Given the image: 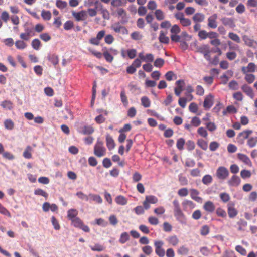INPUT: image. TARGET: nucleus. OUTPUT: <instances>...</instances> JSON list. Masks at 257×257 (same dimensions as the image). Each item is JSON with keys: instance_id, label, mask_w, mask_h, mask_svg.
<instances>
[{"instance_id": "obj_7", "label": "nucleus", "mask_w": 257, "mask_h": 257, "mask_svg": "<svg viewBox=\"0 0 257 257\" xmlns=\"http://www.w3.org/2000/svg\"><path fill=\"white\" fill-rule=\"evenodd\" d=\"M111 29L116 33H121L123 35L128 34V30L125 27L121 25L119 22H116L112 24Z\"/></svg>"}, {"instance_id": "obj_33", "label": "nucleus", "mask_w": 257, "mask_h": 257, "mask_svg": "<svg viewBox=\"0 0 257 257\" xmlns=\"http://www.w3.org/2000/svg\"><path fill=\"white\" fill-rule=\"evenodd\" d=\"M159 40L160 43L164 44H168L169 42V38L166 36L163 31H160L159 36Z\"/></svg>"}, {"instance_id": "obj_38", "label": "nucleus", "mask_w": 257, "mask_h": 257, "mask_svg": "<svg viewBox=\"0 0 257 257\" xmlns=\"http://www.w3.org/2000/svg\"><path fill=\"white\" fill-rule=\"evenodd\" d=\"M141 104L145 108L149 107L151 105V101L147 96H143L141 99Z\"/></svg>"}, {"instance_id": "obj_15", "label": "nucleus", "mask_w": 257, "mask_h": 257, "mask_svg": "<svg viewBox=\"0 0 257 257\" xmlns=\"http://www.w3.org/2000/svg\"><path fill=\"white\" fill-rule=\"evenodd\" d=\"M72 15L77 21H81L84 20L86 17V12L85 11L82 10L79 12H72Z\"/></svg>"}, {"instance_id": "obj_63", "label": "nucleus", "mask_w": 257, "mask_h": 257, "mask_svg": "<svg viewBox=\"0 0 257 257\" xmlns=\"http://www.w3.org/2000/svg\"><path fill=\"white\" fill-rule=\"evenodd\" d=\"M181 31L180 28L177 25H174L172 26L170 32L171 33V35L173 34H178Z\"/></svg>"}, {"instance_id": "obj_31", "label": "nucleus", "mask_w": 257, "mask_h": 257, "mask_svg": "<svg viewBox=\"0 0 257 257\" xmlns=\"http://www.w3.org/2000/svg\"><path fill=\"white\" fill-rule=\"evenodd\" d=\"M115 201L117 204L120 205H125L127 203V199L122 195L117 196L115 198Z\"/></svg>"}, {"instance_id": "obj_23", "label": "nucleus", "mask_w": 257, "mask_h": 257, "mask_svg": "<svg viewBox=\"0 0 257 257\" xmlns=\"http://www.w3.org/2000/svg\"><path fill=\"white\" fill-rule=\"evenodd\" d=\"M196 52L203 54L204 56L207 55V53H210L209 46L207 45H203L198 46L196 48Z\"/></svg>"}, {"instance_id": "obj_42", "label": "nucleus", "mask_w": 257, "mask_h": 257, "mask_svg": "<svg viewBox=\"0 0 257 257\" xmlns=\"http://www.w3.org/2000/svg\"><path fill=\"white\" fill-rule=\"evenodd\" d=\"M130 239V236L127 232H123L121 235L119 239V242L122 243L124 244L126 241H127Z\"/></svg>"}, {"instance_id": "obj_44", "label": "nucleus", "mask_w": 257, "mask_h": 257, "mask_svg": "<svg viewBox=\"0 0 257 257\" xmlns=\"http://www.w3.org/2000/svg\"><path fill=\"white\" fill-rule=\"evenodd\" d=\"M257 144V137H251L248 139L247 142V145L250 148H253Z\"/></svg>"}, {"instance_id": "obj_62", "label": "nucleus", "mask_w": 257, "mask_h": 257, "mask_svg": "<svg viewBox=\"0 0 257 257\" xmlns=\"http://www.w3.org/2000/svg\"><path fill=\"white\" fill-rule=\"evenodd\" d=\"M216 213L218 216L221 217L222 218H225L226 217V211L221 208H217Z\"/></svg>"}, {"instance_id": "obj_35", "label": "nucleus", "mask_w": 257, "mask_h": 257, "mask_svg": "<svg viewBox=\"0 0 257 257\" xmlns=\"http://www.w3.org/2000/svg\"><path fill=\"white\" fill-rule=\"evenodd\" d=\"M90 199L92 200L95 201L96 203L98 204H101L102 202V198L98 195L94 194H89V199Z\"/></svg>"}, {"instance_id": "obj_28", "label": "nucleus", "mask_w": 257, "mask_h": 257, "mask_svg": "<svg viewBox=\"0 0 257 257\" xmlns=\"http://www.w3.org/2000/svg\"><path fill=\"white\" fill-rule=\"evenodd\" d=\"M94 132V128L91 125H84L79 132L83 135H91Z\"/></svg>"}, {"instance_id": "obj_48", "label": "nucleus", "mask_w": 257, "mask_h": 257, "mask_svg": "<svg viewBox=\"0 0 257 257\" xmlns=\"http://www.w3.org/2000/svg\"><path fill=\"white\" fill-rule=\"evenodd\" d=\"M41 16L44 20H49L51 18V13L49 11H42Z\"/></svg>"}, {"instance_id": "obj_30", "label": "nucleus", "mask_w": 257, "mask_h": 257, "mask_svg": "<svg viewBox=\"0 0 257 257\" xmlns=\"http://www.w3.org/2000/svg\"><path fill=\"white\" fill-rule=\"evenodd\" d=\"M166 240L168 243L172 246H176L179 243V239L176 235L169 236Z\"/></svg>"}, {"instance_id": "obj_39", "label": "nucleus", "mask_w": 257, "mask_h": 257, "mask_svg": "<svg viewBox=\"0 0 257 257\" xmlns=\"http://www.w3.org/2000/svg\"><path fill=\"white\" fill-rule=\"evenodd\" d=\"M1 105L4 109L11 110L13 108V103L9 100L3 101L2 102Z\"/></svg>"}, {"instance_id": "obj_41", "label": "nucleus", "mask_w": 257, "mask_h": 257, "mask_svg": "<svg viewBox=\"0 0 257 257\" xmlns=\"http://www.w3.org/2000/svg\"><path fill=\"white\" fill-rule=\"evenodd\" d=\"M238 225V230L244 231L247 225V222L244 220H240L237 222Z\"/></svg>"}, {"instance_id": "obj_47", "label": "nucleus", "mask_w": 257, "mask_h": 257, "mask_svg": "<svg viewBox=\"0 0 257 257\" xmlns=\"http://www.w3.org/2000/svg\"><path fill=\"white\" fill-rule=\"evenodd\" d=\"M103 55L106 61L109 63H111L113 61L114 58L108 51H104L103 52Z\"/></svg>"}, {"instance_id": "obj_16", "label": "nucleus", "mask_w": 257, "mask_h": 257, "mask_svg": "<svg viewBox=\"0 0 257 257\" xmlns=\"http://www.w3.org/2000/svg\"><path fill=\"white\" fill-rule=\"evenodd\" d=\"M241 182L240 178L236 175H233L228 181V184L230 186H238Z\"/></svg>"}, {"instance_id": "obj_54", "label": "nucleus", "mask_w": 257, "mask_h": 257, "mask_svg": "<svg viewBox=\"0 0 257 257\" xmlns=\"http://www.w3.org/2000/svg\"><path fill=\"white\" fill-rule=\"evenodd\" d=\"M205 126L207 130L210 132H213L217 128V126L214 122L209 121L205 124Z\"/></svg>"}, {"instance_id": "obj_5", "label": "nucleus", "mask_w": 257, "mask_h": 257, "mask_svg": "<svg viewBox=\"0 0 257 257\" xmlns=\"http://www.w3.org/2000/svg\"><path fill=\"white\" fill-rule=\"evenodd\" d=\"M175 18L179 20L180 24L183 27H187L191 24V21L189 19L186 18L183 13L178 12L175 14Z\"/></svg>"}, {"instance_id": "obj_40", "label": "nucleus", "mask_w": 257, "mask_h": 257, "mask_svg": "<svg viewBox=\"0 0 257 257\" xmlns=\"http://www.w3.org/2000/svg\"><path fill=\"white\" fill-rule=\"evenodd\" d=\"M228 37L232 40L235 42L236 43H239L241 42L239 36L237 34L234 33L233 32H230L228 33Z\"/></svg>"}, {"instance_id": "obj_14", "label": "nucleus", "mask_w": 257, "mask_h": 257, "mask_svg": "<svg viewBox=\"0 0 257 257\" xmlns=\"http://www.w3.org/2000/svg\"><path fill=\"white\" fill-rule=\"evenodd\" d=\"M217 15L214 14L208 18V26L209 28L215 29L217 27Z\"/></svg>"}, {"instance_id": "obj_25", "label": "nucleus", "mask_w": 257, "mask_h": 257, "mask_svg": "<svg viewBox=\"0 0 257 257\" xmlns=\"http://www.w3.org/2000/svg\"><path fill=\"white\" fill-rule=\"evenodd\" d=\"M237 156L238 158L245 164L249 166L252 165L251 162L247 155L241 153H238L237 154Z\"/></svg>"}, {"instance_id": "obj_20", "label": "nucleus", "mask_w": 257, "mask_h": 257, "mask_svg": "<svg viewBox=\"0 0 257 257\" xmlns=\"http://www.w3.org/2000/svg\"><path fill=\"white\" fill-rule=\"evenodd\" d=\"M174 215L176 219L181 222L185 220V216L181 209L174 210Z\"/></svg>"}, {"instance_id": "obj_37", "label": "nucleus", "mask_w": 257, "mask_h": 257, "mask_svg": "<svg viewBox=\"0 0 257 257\" xmlns=\"http://www.w3.org/2000/svg\"><path fill=\"white\" fill-rule=\"evenodd\" d=\"M32 47L36 50H38L41 47V43L38 39H34L31 43Z\"/></svg>"}, {"instance_id": "obj_64", "label": "nucleus", "mask_w": 257, "mask_h": 257, "mask_svg": "<svg viewBox=\"0 0 257 257\" xmlns=\"http://www.w3.org/2000/svg\"><path fill=\"white\" fill-rule=\"evenodd\" d=\"M198 105L194 102H192L189 106V110L190 112L193 113H196L198 111Z\"/></svg>"}, {"instance_id": "obj_19", "label": "nucleus", "mask_w": 257, "mask_h": 257, "mask_svg": "<svg viewBox=\"0 0 257 257\" xmlns=\"http://www.w3.org/2000/svg\"><path fill=\"white\" fill-rule=\"evenodd\" d=\"M221 21L222 24L226 26H228L230 28H234L235 27V24L233 18L224 17L222 18Z\"/></svg>"}, {"instance_id": "obj_53", "label": "nucleus", "mask_w": 257, "mask_h": 257, "mask_svg": "<svg viewBox=\"0 0 257 257\" xmlns=\"http://www.w3.org/2000/svg\"><path fill=\"white\" fill-rule=\"evenodd\" d=\"M120 98L121 101L123 103V104L126 106L128 104V99L126 95L125 90L123 89L120 93Z\"/></svg>"}, {"instance_id": "obj_12", "label": "nucleus", "mask_w": 257, "mask_h": 257, "mask_svg": "<svg viewBox=\"0 0 257 257\" xmlns=\"http://www.w3.org/2000/svg\"><path fill=\"white\" fill-rule=\"evenodd\" d=\"M252 133V131L251 130H244L238 134L237 139L241 143H243L244 140L247 139Z\"/></svg>"}, {"instance_id": "obj_17", "label": "nucleus", "mask_w": 257, "mask_h": 257, "mask_svg": "<svg viewBox=\"0 0 257 257\" xmlns=\"http://www.w3.org/2000/svg\"><path fill=\"white\" fill-rule=\"evenodd\" d=\"M190 197L194 201L197 202H201L202 201V198L198 196L199 192L195 189H190Z\"/></svg>"}, {"instance_id": "obj_27", "label": "nucleus", "mask_w": 257, "mask_h": 257, "mask_svg": "<svg viewBox=\"0 0 257 257\" xmlns=\"http://www.w3.org/2000/svg\"><path fill=\"white\" fill-rule=\"evenodd\" d=\"M78 214V212L76 209H69L67 212V217L71 221L77 218V216Z\"/></svg>"}, {"instance_id": "obj_11", "label": "nucleus", "mask_w": 257, "mask_h": 257, "mask_svg": "<svg viewBox=\"0 0 257 257\" xmlns=\"http://www.w3.org/2000/svg\"><path fill=\"white\" fill-rule=\"evenodd\" d=\"M256 65L253 62H250L246 66H242L241 71L242 74L251 73L255 71Z\"/></svg>"}, {"instance_id": "obj_57", "label": "nucleus", "mask_w": 257, "mask_h": 257, "mask_svg": "<svg viewBox=\"0 0 257 257\" xmlns=\"http://www.w3.org/2000/svg\"><path fill=\"white\" fill-rule=\"evenodd\" d=\"M189 249L184 246L180 247L177 250L178 253L180 255H187Z\"/></svg>"}, {"instance_id": "obj_60", "label": "nucleus", "mask_w": 257, "mask_h": 257, "mask_svg": "<svg viewBox=\"0 0 257 257\" xmlns=\"http://www.w3.org/2000/svg\"><path fill=\"white\" fill-rule=\"evenodd\" d=\"M143 252L147 255H150L153 252V249L151 246L146 245L142 247Z\"/></svg>"}, {"instance_id": "obj_9", "label": "nucleus", "mask_w": 257, "mask_h": 257, "mask_svg": "<svg viewBox=\"0 0 257 257\" xmlns=\"http://www.w3.org/2000/svg\"><path fill=\"white\" fill-rule=\"evenodd\" d=\"M105 31L103 30L99 31L96 37L92 38L89 40V43L94 45H99L100 40L104 37Z\"/></svg>"}, {"instance_id": "obj_2", "label": "nucleus", "mask_w": 257, "mask_h": 257, "mask_svg": "<svg viewBox=\"0 0 257 257\" xmlns=\"http://www.w3.org/2000/svg\"><path fill=\"white\" fill-rule=\"evenodd\" d=\"M71 224L75 227L82 229L85 232H89L90 231L89 227L87 225H85L83 221L79 217L72 220Z\"/></svg>"}, {"instance_id": "obj_29", "label": "nucleus", "mask_w": 257, "mask_h": 257, "mask_svg": "<svg viewBox=\"0 0 257 257\" xmlns=\"http://www.w3.org/2000/svg\"><path fill=\"white\" fill-rule=\"evenodd\" d=\"M205 19V15L200 13H197L192 17V19L195 23H199L203 22Z\"/></svg>"}, {"instance_id": "obj_45", "label": "nucleus", "mask_w": 257, "mask_h": 257, "mask_svg": "<svg viewBox=\"0 0 257 257\" xmlns=\"http://www.w3.org/2000/svg\"><path fill=\"white\" fill-rule=\"evenodd\" d=\"M90 247L92 251H102L105 249L104 246L99 244H96L93 246H90Z\"/></svg>"}, {"instance_id": "obj_52", "label": "nucleus", "mask_w": 257, "mask_h": 257, "mask_svg": "<svg viewBox=\"0 0 257 257\" xmlns=\"http://www.w3.org/2000/svg\"><path fill=\"white\" fill-rule=\"evenodd\" d=\"M185 140L182 138H179L177 141L176 147L179 150H182L184 149V145L185 144Z\"/></svg>"}, {"instance_id": "obj_49", "label": "nucleus", "mask_w": 257, "mask_h": 257, "mask_svg": "<svg viewBox=\"0 0 257 257\" xmlns=\"http://www.w3.org/2000/svg\"><path fill=\"white\" fill-rule=\"evenodd\" d=\"M34 194L36 195L42 196L47 199L48 197V194L47 192L41 189H37L34 191Z\"/></svg>"}, {"instance_id": "obj_51", "label": "nucleus", "mask_w": 257, "mask_h": 257, "mask_svg": "<svg viewBox=\"0 0 257 257\" xmlns=\"http://www.w3.org/2000/svg\"><path fill=\"white\" fill-rule=\"evenodd\" d=\"M212 177L210 175H206L202 178V183L205 185H208L212 182Z\"/></svg>"}, {"instance_id": "obj_18", "label": "nucleus", "mask_w": 257, "mask_h": 257, "mask_svg": "<svg viewBox=\"0 0 257 257\" xmlns=\"http://www.w3.org/2000/svg\"><path fill=\"white\" fill-rule=\"evenodd\" d=\"M241 89L244 93L251 98H253L254 97V95L253 90L247 84H244L241 86Z\"/></svg>"}, {"instance_id": "obj_26", "label": "nucleus", "mask_w": 257, "mask_h": 257, "mask_svg": "<svg viewBox=\"0 0 257 257\" xmlns=\"http://www.w3.org/2000/svg\"><path fill=\"white\" fill-rule=\"evenodd\" d=\"M184 210H186L188 208L193 209L195 205V204L191 200H184L182 203Z\"/></svg>"}, {"instance_id": "obj_59", "label": "nucleus", "mask_w": 257, "mask_h": 257, "mask_svg": "<svg viewBox=\"0 0 257 257\" xmlns=\"http://www.w3.org/2000/svg\"><path fill=\"white\" fill-rule=\"evenodd\" d=\"M56 5L58 8L63 9L67 7V3L65 1L57 0L56 3Z\"/></svg>"}, {"instance_id": "obj_55", "label": "nucleus", "mask_w": 257, "mask_h": 257, "mask_svg": "<svg viewBox=\"0 0 257 257\" xmlns=\"http://www.w3.org/2000/svg\"><path fill=\"white\" fill-rule=\"evenodd\" d=\"M201 120L199 117L196 116L193 117L191 121V125L194 127H198L201 124Z\"/></svg>"}, {"instance_id": "obj_50", "label": "nucleus", "mask_w": 257, "mask_h": 257, "mask_svg": "<svg viewBox=\"0 0 257 257\" xmlns=\"http://www.w3.org/2000/svg\"><path fill=\"white\" fill-rule=\"evenodd\" d=\"M48 60L54 65H57L59 62L58 57L55 54L49 55Z\"/></svg>"}, {"instance_id": "obj_36", "label": "nucleus", "mask_w": 257, "mask_h": 257, "mask_svg": "<svg viewBox=\"0 0 257 257\" xmlns=\"http://www.w3.org/2000/svg\"><path fill=\"white\" fill-rule=\"evenodd\" d=\"M197 145L200 147L202 150L205 151L208 148L207 142L203 139H200L197 140Z\"/></svg>"}, {"instance_id": "obj_43", "label": "nucleus", "mask_w": 257, "mask_h": 257, "mask_svg": "<svg viewBox=\"0 0 257 257\" xmlns=\"http://www.w3.org/2000/svg\"><path fill=\"white\" fill-rule=\"evenodd\" d=\"M155 15L156 18L159 21L162 20L165 18L164 13L160 9H157L155 11Z\"/></svg>"}, {"instance_id": "obj_3", "label": "nucleus", "mask_w": 257, "mask_h": 257, "mask_svg": "<svg viewBox=\"0 0 257 257\" xmlns=\"http://www.w3.org/2000/svg\"><path fill=\"white\" fill-rule=\"evenodd\" d=\"M164 242L161 240L155 241L154 242V246L155 248V253L159 257H164L165 251L163 246Z\"/></svg>"}, {"instance_id": "obj_21", "label": "nucleus", "mask_w": 257, "mask_h": 257, "mask_svg": "<svg viewBox=\"0 0 257 257\" xmlns=\"http://www.w3.org/2000/svg\"><path fill=\"white\" fill-rule=\"evenodd\" d=\"M106 146L109 150H111L114 148L115 146L114 141L109 134L106 135Z\"/></svg>"}, {"instance_id": "obj_61", "label": "nucleus", "mask_w": 257, "mask_h": 257, "mask_svg": "<svg viewBox=\"0 0 257 257\" xmlns=\"http://www.w3.org/2000/svg\"><path fill=\"white\" fill-rule=\"evenodd\" d=\"M220 198L221 200L224 202L226 203L230 200V196L227 193H221L220 194Z\"/></svg>"}, {"instance_id": "obj_4", "label": "nucleus", "mask_w": 257, "mask_h": 257, "mask_svg": "<svg viewBox=\"0 0 257 257\" xmlns=\"http://www.w3.org/2000/svg\"><path fill=\"white\" fill-rule=\"evenodd\" d=\"M229 174L228 169L223 166L219 167L216 172V177L221 180L226 179L229 176Z\"/></svg>"}, {"instance_id": "obj_46", "label": "nucleus", "mask_w": 257, "mask_h": 257, "mask_svg": "<svg viewBox=\"0 0 257 257\" xmlns=\"http://www.w3.org/2000/svg\"><path fill=\"white\" fill-rule=\"evenodd\" d=\"M4 126L6 128L11 130L14 127V123L11 119H8L4 121Z\"/></svg>"}, {"instance_id": "obj_32", "label": "nucleus", "mask_w": 257, "mask_h": 257, "mask_svg": "<svg viewBox=\"0 0 257 257\" xmlns=\"http://www.w3.org/2000/svg\"><path fill=\"white\" fill-rule=\"evenodd\" d=\"M15 45L17 49L19 50L25 49L27 47V43L23 40H18L15 42Z\"/></svg>"}, {"instance_id": "obj_56", "label": "nucleus", "mask_w": 257, "mask_h": 257, "mask_svg": "<svg viewBox=\"0 0 257 257\" xmlns=\"http://www.w3.org/2000/svg\"><path fill=\"white\" fill-rule=\"evenodd\" d=\"M197 133L203 138H207L208 133L206 130L203 127H200L197 130Z\"/></svg>"}, {"instance_id": "obj_58", "label": "nucleus", "mask_w": 257, "mask_h": 257, "mask_svg": "<svg viewBox=\"0 0 257 257\" xmlns=\"http://www.w3.org/2000/svg\"><path fill=\"white\" fill-rule=\"evenodd\" d=\"M76 196L80 199L88 201L89 200V195H87L81 191H79L76 193Z\"/></svg>"}, {"instance_id": "obj_1", "label": "nucleus", "mask_w": 257, "mask_h": 257, "mask_svg": "<svg viewBox=\"0 0 257 257\" xmlns=\"http://www.w3.org/2000/svg\"><path fill=\"white\" fill-rule=\"evenodd\" d=\"M106 149L104 146V143L99 138H98L94 147V154L97 157L100 158L106 155Z\"/></svg>"}, {"instance_id": "obj_13", "label": "nucleus", "mask_w": 257, "mask_h": 257, "mask_svg": "<svg viewBox=\"0 0 257 257\" xmlns=\"http://www.w3.org/2000/svg\"><path fill=\"white\" fill-rule=\"evenodd\" d=\"M213 104V96L211 94L207 95L203 102V107L205 109H210Z\"/></svg>"}, {"instance_id": "obj_24", "label": "nucleus", "mask_w": 257, "mask_h": 257, "mask_svg": "<svg viewBox=\"0 0 257 257\" xmlns=\"http://www.w3.org/2000/svg\"><path fill=\"white\" fill-rule=\"evenodd\" d=\"M203 208L207 212L212 213L214 211L215 207L212 202L208 201L204 203Z\"/></svg>"}, {"instance_id": "obj_8", "label": "nucleus", "mask_w": 257, "mask_h": 257, "mask_svg": "<svg viewBox=\"0 0 257 257\" xmlns=\"http://www.w3.org/2000/svg\"><path fill=\"white\" fill-rule=\"evenodd\" d=\"M244 44L249 47L254 49L257 48V41L246 35H244L242 37Z\"/></svg>"}, {"instance_id": "obj_22", "label": "nucleus", "mask_w": 257, "mask_h": 257, "mask_svg": "<svg viewBox=\"0 0 257 257\" xmlns=\"http://www.w3.org/2000/svg\"><path fill=\"white\" fill-rule=\"evenodd\" d=\"M227 212L229 217L231 218L235 217L238 214V211L233 205L230 204L227 205Z\"/></svg>"}, {"instance_id": "obj_34", "label": "nucleus", "mask_w": 257, "mask_h": 257, "mask_svg": "<svg viewBox=\"0 0 257 257\" xmlns=\"http://www.w3.org/2000/svg\"><path fill=\"white\" fill-rule=\"evenodd\" d=\"M244 75V80L249 84L253 83L255 79V76L254 74L251 73L243 74Z\"/></svg>"}, {"instance_id": "obj_6", "label": "nucleus", "mask_w": 257, "mask_h": 257, "mask_svg": "<svg viewBox=\"0 0 257 257\" xmlns=\"http://www.w3.org/2000/svg\"><path fill=\"white\" fill-rule=\"evenodd\" d=\"M158 198L153 195H147L145 197L143 204L144 208L147 210L150 208V204H156L158 202Z\"/></svg>"}, {"instance_id": "obj_10", "label": "nucleus", "mask_w": 257, "mask_h": 257, "mask_svg": "<svg viewBox=\"0 0 257 257\" xmlns=\"http://www.w3.org/2000/svg\"><path fill=\"white\" fill-rule=\"evenodd\" d=\"M95 5L96 6V9H97L98 11L100 12V13L102 14L103 18L104 19H109L110 17V15L108 11L104 8L103 5L99 3L98 2H96L95 3Z\"/></svg>"}]
</instances>
